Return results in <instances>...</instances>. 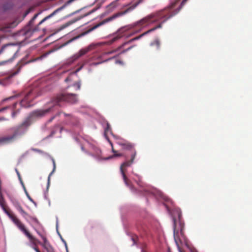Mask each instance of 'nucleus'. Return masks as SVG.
I'll return each mask as SVG.
<instances>
[{
	"label": "nucleus",
	"mask_w": 252,
	"mask_h": 252,
	"mask_svg": "<svg viewBox=\"0 0 252 252\" xmlns=\"http://www.w3.org/2000/svg\"><path fill=\"white\" fill-rule=\"evenodd\" d=\"M179 0H175L170 5L166 7L152 12L131 25L130 28L138 27L143 28L150 25L154 24L155 25V26L140 35L124 43L117 48V50L118 51L120 50L126 44H129L135 40H138L142 37L155 31L157 29L161 28L163 24L173 16L177 14L180 11L181 6L176 8V4ZM186 0H184L182 2L181 6H182L184 4V2H185Z\"/></svg>",
	"instance_id": "f257e3e1"
},
{
	"label": "nucleus",
	"mask_w": 252,
	"mask_h": 252,
	"mask_svg": "<svg viewBox=\"0 0 252 252\" xmlns=\"http://www.w3.org/2000/svg\"><path fill=\"white\" fill-rule=\"evenodd\" d=\"M53 108L50 107L46 109H37L33 111L30 114V116L21 124L12 129V132L11 134L0 137V145L14 142L18 136L22 135L26 132L28 128L32 124V118L42 117L52 111Z\"/></svg>",
	"instance_id": "f03ea898"
},
{
	"label": "nucleus",
	"mask_w": 252,
	"mask_h": 252,
	"mask_svg": "<svg viewBox=\"0 0 252 252\" xmlns=\"http://www.w3.org/2000/svg\"><path fill=\"white\" fill-rule=\"evenodd\" d=\"M8 215L14 223L29 239L32 245V247L33 250L34 247H36L38 249L37 247V245L38 244H40L43 247L47 252H56L54 248L52 246H51L47 239H45L44 242L41 243L31 234V233L26 229L25 225L14 215L11 213H8Z\"/></svg>",
	"instance_id": "7ed1b4c3"
},
{
	"label": "nucleus",
	"mask_w": 252,
	"mask_h": 252,
	"mask_svg": "<svg viewBox=\"0 0 252 252\" xmlns=\"http://www.w3.org/2000/svg\"><path fill=\"white\" fill-rule=\"evenodd\" d=\"M24 98L21 100L20 105L21 107H29L32 106V101L38 96L41 94L40 89L38 88H32L26 90L22 93Z\"/></svg>",
	"instance_id": "20e7f679"
},
{
	"label": "nucleus",
	"mask_w": 252,
	"mask_h": 252,
	"mask_svg": "<svg viewBox=\"0 0 252 252\" xmlns=\"http://www.w3.org/2000/svg\"><path fill=\"white\" fill-rule=\"evenodd\" d=\"M143 1V0H139L135 2L134 3H129L126 5L125 6V7H126L127 8L124 11L118 12L112 16L102 21L99 23L97 24L93 27H92L89 31H92L96 28L99 27L100 26L106 24V23L112 21V20L119 17L120 16H123L127 13H129L134 10L140 3Z\"/></svg>",
	"instance_id": "39448f33"
},
{
	"label": "nucleus",
	"mask_w": 252,
	"mask_h": 252,
	"mask_svg": "<svg viewBox=\"0 0 252 252\" xmlns=\"http://www.w3.org/2000/svg\"><path fill=\"white\" fill-rule=\"evenodd\" d=\"M63 9V7H60L56 10H55L54 11H53L51 14L50 15L46 16L44 18H43L38 24L37 26H36L35 27H33V23L35 20V19L37 18L38 15L39 14V13H37L34 15V16L32 17V18L30 21L28 25H27V27L25 28V32H24V34L25 35H28L29 33H33L34 32H37L39 30L38 26L42 24L43 22L46 21V20L49 19L50 18L53 17L54 15H55L59 11Z\"/></svg>",
	"instance_id": "423d86ee"
},
{
	"label": "nucleus",
	"mask_w": 252,
	"mask_h": 252,
	"mask_svg": "<svg viewBox=\"0 0 252 252\" xmlns=\"http://www.w3.org/2000/svg\"><path fill=\"white\" fill-rule=\"evenodd\" d=\"M136 155V152L134 151L133 153L131 154L130 159L123 162L120 166V172L122 175L124 182L125 185L128 187L132 191H135L136 189L132 186L131 181L127 178L126 172L127 171V168L130 166L133 163Z\"/></svg>",
	"instance_id": "0eeeda50"
},
{
	"label": "nucleus",
	"mask_w": 252,
	"mask_h": 252,
	"mask_svg": "<svg viewBox=\"0 0 252 252\" xmlns=\"http://www.w3.org/2000/svg\"><path fill=\"white\" fill-rule=\"evenodd\" d=\"M75 103L77 101V95L75 94L60 93L54 96L51 99L50 103L54 106L60 105L62 102Z\"/></svg>",
	"instance_id": "6e6552de"
},
{
	"label": "nucleus",
	"mask_w": 252,
	"mask_h": 252,
	"mask_svg": "<svg viewBox=\"0 0 252 252\" xmlns=\"http://www.w3.org/2000/svg\"><path fill=\"white\" fill-rule=\"evenodd\" d=\"M17 51L15 48L10 45H5L2 46L0 51V54L4 53L6 55L10 57L9 59L0 62V65H4L5 63L9 62H12L13 60L16 58V54Z\"/></svg>",
	"instance_id": "1a4fd4ad"
},
{
	"label": "nucleus",
	"mask_w": 252,
	"mask_h": 252,
	"mask_svg": "<svg viewBox=\"0 0 252 252\" xmlns=\"http://www.w3.org/2000/svg\"><path fill=\"white\" fill-rule=\"evenodd\" d=\"M95 47V45L91 44L87 47L83 49H81L77 53L74 54L71 58L67 60V63L71 64L73 63L75 61L78 59L82 56L85 55L88 52L92 50Z\"/></svg>",
	"instance_id": "9d476101"
},
{
	"label": "nucleus",
	"mask_w": 252,
	"mask_h": 252,
	"mask_svg": "<svg viewBox=\"0 0 252 252\" xmlns=\"http://www.w3.org/2000/svg\"><path fill=\"white\" fill-rule=\"evenodd\" d=\"M12 202L14 206L22 215L23 217H24L26 219H27L28 217H29L32 219L33 220L35 221L36 222H38V220L36 218H33L30 217L29 215L23 209L20 202L17 200H12Z\"/></svg>",
	"instance_id": "9b49d317"
},
{
	"label": "nucleus",
	"mask_w": 252,
	"mask_h": 252,
	"mask_svg": "<svg viewBox=\"0 0 252 252\" xmlns=\"http://www.w3.org/2000/svg\"><path fill=\"white\" fill-rule=\"evenodd\" d=\"M174 221V239L175 242L180 252H183L180 248V245L182 244V240L179 236L178 230L176 229V222L175 219H173Z\"/></svg>",
	"instance_id": "f8f14e48"
},
{
	"label": "nucleus",
	"mask_w": 252,
	"mask_h": 252,
	"mask_svg": "<svg viewBox=\"0 0 252 252\" xmlns=\"http://www.w3.org/2000/svg\"><path fill=\"white\" fill-rule=\"evenodd\" d=\"M118 144L124 150L131 151L132 153L136 151L134 148V145L128 141L124 140L119 142Z\"/></svg>",
	"instance_id": "ddd939ff"
},
{
	"label": "nucleus",
	"mask_w": 252,
	"mask_h": 252,
	"mask_svg": "<svg viewBox=\"0 0 252 252\" xmlns=\"http://www.w3.org/2000/svg\"><path fill=\"white\" fill-rule=\"evenodd\" d=\"M129 29V28H128L127 27H123L120 29L118 32L117 35H116L112 39H111V40L110 41V43H112L120 39L122 37L125 35L124 32L128 30Z\"/></svg>",
	"instance_id": "4468645a"
},
{
	"label": "nucleus",
	"mask_w": 252,
	"mask_h": 252,
	"mask_svg": "<svg viewBox=\"0 0 252 252\" xmlns=\"http://www.w3.org/2000/svg\"><path fill=\"white\" fill-rule=\"evenodd\" d=\"M17 104V102H15L12 106H8L4 107L1 109H0V112L3 111L4 110L10 109L11 111V115L13 118H14L16 115L19 112V109L16 110V107Z\"/></svg>",
	"instance_id": "2eb2a0df"
},
{
	"label": "nucleus",
	"mask_w": 252,
	"mask_h": 252,
	"mask_svg": "<svg viewBox=\"0 0 252 252\" xmlns=\"http://www.w3.org/2000/svg\"><path fill=\"white\" fill-rule=\"evenodd\" d=\"M31 62V61L30 62H27V63H23V61L22 60L21 61H20L16 65V71H15L14 72H13L12 73H11V76H15L16 75V74H17L20 71V70H21V68H22V67L25 65V64H27Z\"/></svg>",
	"instance_id": "dca6fc26"
},
{
	"label": "nucleus",
	"mask_w": 252,
	"mask_h": 252,
	"mask_svg": "<svg viewBox=\"0 0 252 252\" xmlns=\"http://www.w3.org/2000/svg\"><path fill=\"white\" fill-rule=\"evenodd\" d=\"M150 45L151 46H155L157 49L158 50L160 48V41L158 39H156L151 43Z\"/></svg>",
	"instance_id": "f3484780"
},
{
	"label": "nucleus",
	"mask_w": 252,
	"mask_h": 252,
	"mask_svg": "<svg viewBox=\"0 0 252 252\" xmlns=\"http://www.w3.org/2000/svg\"><path fill=\"white\" fill-rule=\"evenodd\" d=\"M108 139V141H109V143L110 144L111 147H112V152L113 153H114V157H121L123 156V154H117V151H115L114 149V148H113V144L111 142V141H110L109 140L108 138H107Z\"/></svg>",
	"instance_id": "a211bd4d"
},
{
	"label": "nucleus",
	"mask_w": 252,
	"mask_h": 252,
	"mask_svg": "<svg viewBox=\"0 0 252 252\" xmlns=\"http://www.w3.org/2000/svg\"><path fill=\"white\" fill-rule=\"evenodd\" d=\"M53 170L52 172L49 174L48 178V184H47L48 187L49 186V185H50V176L52 175V174L54 172V171L55 170V169H56V163H55L54 159H53Z\"/></svg>",
	"instance_id": "6ab92c4d"
},
{
	"label": "nucleus",
	"mask_w": 252,
	"mask_h": 252,
	"mask_svg": "<svg viewBox=\"0 0 252 252\" xmlns=\"http://www.w3.org/2000/svg\"><path fill=\"white\" fill-rule=\"evenodd\" d=\"M109 132H111L110 125H109V124L107 123L106 126L105 128V130H104V134L106 137L107 133Z\"/></svg>",
	"instance_id": "aec40b11"
},
{
	"label": "nucleus",
	"mask_w": 252,
	"mask_h": 252,
	"mask_svg": "<svg viewBox=\"0 0 252 252\" xmlns=\"http://www.w3.org/2000/svg\"><path fill=\"white\" fill-rule=\"evenodd\" d=\"M74 23L73 21H69L66 23H65L63 25L61 28H60V30H63L66 27H67L68 26L71 25L72 24H73Z\"/></svg>",
	"instance_id": "412c9836"
},
{
	"label": "nucleus",
	"mask_w": 252,
	"mask_h": 252,
	"mask_svg": "<svg viewBox=\"0 0 252 252\" xmlns=\"http://www.w3.org/2000/svg\"><path fill=\"white\" fill-rule=\"evenodd\" d=\"M116 6H117V1H114V2H112L111 3H110L108 6V8L110 10H112L113 9H114Z\"/></svg>",
	"instance_id": "4be33fe9"
},
{
	"label": "nucleus",
	"mask_w": 252,
	"mask_h": 252,
	"mask_svg": "<svg viewBox=\"0 0 252 252\" xmlns=\"http://www.w3.org/2000/svg\"><path fill=\"white\" fill-rule=\"evenodd\" d=\"M73 86L76 87L77 90H80L81 88V82L80 81H78L74 83L73 84Z\"/></svg>",
	"instance_id": "5701e85b"
},
{
	"label": "nucleus",
	"mask_w": 252,
	"mask_h": 252,
	"mask_svg": "<svg viewBox=\"0 0 252 252\" xmlns=\"http://www.w3.org/2000/svg\"><path fill=\"white\" fill-rule=\"evenodd\" d=\"M36 233L41 237V238L43 240V242H44V240L45 239H47V238H46V237L42 234L38 230H37V229H35Z\"/></svg>",
	"instance_id": "b1692460"
},
{
	"label": "nucleus",
	"mask_w": 252,
	"mask_h": 252,
	"mask_svg": "<svg viewBox=\"0 0 252 252\" xmlns=\"http://www.w3.org/2000/svg\"><path fill=\"white\" fill-rule=\"evenodd\" d=\"M81 148L82 151L84 152L87 154H88V155H89L90 156H94V154H91V153H90L88 151H86L85 150V149L84 148V147H83V146L82 145Z\"/></svg>",
	"instance_id": "393cba45"
},
{
	"label": "nucleus",
	"mask_w": 252,
	"mask_h": 252,
	"mask_svg": "<svg viewBox=\"0 0 252 252\" xmlns=\"http://www.w3.org/2000/svg\"><path fill=\"white\" fill-rule=\"evenodd\" d=\"M16 25V24H15V22L11 23L7 27V28H13Z\"/></svg>",
	"instance_id": "a878e982"
},
{
	"label": "nucleus",
	"mask_w": 252,
	"mask_h": 252,
	"mask_svg": "<svg viewBox=\"0 0 252 252\" xmlns=\"http://www.w3.org/2000/svg\"><path fill=\"white\" fill-rule=\"evenodd\" d=\"M15 97V96H10L9 97H8L7 98H5L3 100V101H6L7 100H10V99H12L13 98H14V97Z\"/></svg>",
	"instance_id": "bb28decb"
},
{
	"label": "nucleus",
	"mask_w": 252,
	"mask_h": 252,
	"mask_svg": "<svg viewBox=\"0 0 252 252\" xmlns=\"http://www.w3.org/2000/svg\"><path fill=\"white\" fill-rule=\"evenodd\" d=\"M132 48V46H130V47H129V48H128L127 49H126V50H123V51L121 52V53H125V52H126V51H127L129 50H130V49H131Z\"/></svg>",
	"instance_id": "cd10ccee"
},
{
	"label": "nucleus",
	"mask_w": 252,
	"mask_h": 252,
	"mask_svg": "<svg viewBox=\"0 0 252 252\" xmlns=\"http://www.w3.org/2000/svg\"><path fill=\"white\" fill-rule=\"evenodd\" d=\"M180 234H181V235H182V237L184 236V233H183V227H182L181 228Z\"/></svg>",
	"instance_id": "c85d7f7f"
},
{
	"label": "nucleus",
	"mask_w": 252,
	"mask_h": 252,
	"mask_svg": "<svg viewBox=\"0 0 252 252\" xmlns=\"http://www.w3.org/2000/svg\"><path fill=\"white\" fill-rule=\"evenodd\" d=\"M8 120L7 119L5 118L4 117H1L0 118V121H7Z\"/></svg>",
	"instance_id": "c756f323"
},
{
	"label": "nucleus",
	"mask_w": 252,
	"mask_h": 252,
	"mask_svg": "<svg viewBox=\"0 0 252 252\" xmlns=\"http://www.w3.org/2000/svg\"><path fill=\"white\" fill-rule=\"evenodd\" d=\"M34 250L36 252H41L38 249H37L36 247H34Z\"/></svg>",
	"instance_id": "7c9ffc66"
},
{
	"label": "nucleus",
	"mask_w": 252,
	"mask_h": 252,
	"mask_svg": "<svg viewBox=\"0 0 252 252\" xmlns=\"http://www.w3.org/2000/svg\"><path fill=\"white\" fill-rule=\"evenodd\" d=\"M16 172H17V175H18V176L19 177V179L21 180L20 174L19 172H18V171L17 170H16Z\"/></svg>",
	"instance_id": "2f4dec72"
},
{
	"label": "nucleus",
	"mask_w": 252,
	"mask_h": 252,
	"mask_svg": "<svg viewBox=\"0 0 252 252\" xmlns=\"http://www.w3.org/2000/svg\"><path fill=\"white\" fill-rule=\"evenodd\" d=\"M26 194L28 196V197L30 199V200H32V198L31 197V196L29 195L28 193L27 192V191L26 190Z\"/></svg>",
	"instance_id": "473e14b6"
},
{
	"label": "nucleus",
	"mask_w": 252,
	"mask_h": 252,
	"mask_svg": "<svg viewBox=\"0 0 252 252\" xmlns=\"http://www.w3.org/2000/svg\"><path fill=\"white\" fill-rule=\"evenodd\" d=\"M131 240L133 241V244H135V238L134 237H132L131 238Z\"/></svg>",
	"instance_id": "72a5a7b5"
},
{
	"label": "nucleus",
	"mask_w": 252,
	"mask_h": 252,
	"mask_svg": "<svg viewBox=\"0 0 252 252\" xmlns=\"http://www.w3.org/2000/svg\"><path fill=\"white\" fill-rule=\"evenodd\" d=\"M56 116H53L52 118H51L49 120V122H51L55 118Z\"/></svg>",
	"instance_id": "f704fd0d"
},
{
	"label": "nucleus",
	"mask_w": 252,
	"mask_h": 252,
	"mask_svg": "<svg viewBox=\"0 0 252 252\" xmlns=\"http://www.w3.org/2000/svg\"><path fill=\"white\" fill-rule=\"evenodd\" d=\"M68 80H69V77H67L65 79V81H68Z\"/></svg>",
	"instance_id": "c9c22d12"
},
{
	"label": "nucleus",
	"mask_w": 252,
	"mask_h": 252,
	"mask_svg": "<svg viewBox=\"0 0 252 252\" xmlns=\"http://www.w3.org/2000/svg\"><path fill=\"white\" fill-rule=\"evenodd\" d=\"M78 38V37H75V38H73V39H71L70 40H69V42H70V41H71L73 40L74 39H76V38Z\"/></svg>",
	"instance_id": "e433bc0d"
},
{
	"label": "nucleus",
	"mask_w": 252,
	"mask_h": 252,
	"mask_svg": "<svg viewBox=\"0 0 252 252\" xmlns=\"http://www.w3.org/2000/svg\"><path fill=\"white\" fill-rule=\"evenodd\" d=\"M178 217H179V219H180V217H181V214L180 213L179 214Z\"/></svg>",
	"instance_id": "4c0bfd02"
},
{
	"label": "nucleus",
	"mask_w": 252,
	"mask_h": 252,
	"mask_svg": "<svg viewBox=\"0 0 252 252\" xmlns=\"http://www.w3.org/2000/svg\"><path fill=\"white\" fill-rule=\"evenodd\" d=\"M64 115H65V116H70V115H69V114H68V115H67V114H66L65 113H64Z\"/></svg>",
	"instance_id": "58836bf2"
},
{
	"label": "nucleus",
	"mask_w": 252,
	"mask_h": 252,
	"mask_svg": "<svg viewBox=\"0 0 252 252\" xmlns=\"http://www.w3.org/2000/svg\"><path fill=\"white\" fill-rule=\"evenodd\" d=\"M34 150L35 151H37V152H39V150H36V149H34Z\"/></svg>",
	"instance_id": "ea45409f"
},
{
	"label": "nucleus",
	"mask_w": 252,
	"mask_h": 252,
	"mask_svg": "<svg viewBox=\"0 0 252 252\" xmlns=\"http://www.w3.org/2000/svg\"><path fill=\"white\" fill-rule=\"evenodd\" d=\"M80 68L78 69L76 71V72H77V71H78L79 70H80Z\"/></svg>",
	"instance_id": "a19ab883"
},
{
	"label": "nucleus",
	"mask_w": 252,
	"mask_h": 252,
	"mask_svg": "<svg viewBox=\"0 0 252 252\" xmlns=\"http://www.w3.org/2000/svg\"><path fill=\"white\" fill-rule=\"evenodd\" d=\"M60 114V113H58V114H57V115H58V116H59Z\"/></svg>",
	"instance_id": "79ce46f5"
},
{
	"label": "nucleus",
	"mask_w": 252,
	"mask_h": 252,
	"mask_svg": "<svg viewBox=\"0 0 252 252\" xmlns=\"http://www.w3.org/2000/svg\"><path fill=\"white\" fill-rule=\"evenodd\" d=\"M99 63H95V64H98Z\"/></svg>",
	"instance_id": "37998d69"
},
{
	"label": "nucleus",
	"mask_w": 252,
	"mask_h": 252,
	"mask_svg": "<svg viewBox=\"0 0 252 252\" xmlns=\"http://www.w3.org/2000/svg\"><path fill=\"white\" fill-rule=\"evenodd\" d=\"M66 248H67V247L66 246ZM66 251L67 252L68 251V250L66 249Z\"/></svg>",
	"instance_id": "c03bdc74"
}]
</instances>
